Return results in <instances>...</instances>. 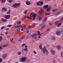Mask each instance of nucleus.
Returning <instances> with one entry per match:
<instances>
[{
  "label": "nucleus",
  "instance_id": "1",
  "mask_svg": "<svg viewBox=\"0 0 63 63\" xmlns=\"http://www.w3.org/2000/svg\"><path fill=\"white\" fill-rule=\"evenodd\" d=\"M39 48L41 49H42V51L43 52L44 54H45V53H46V54H47L48 53V51L46 49V48L45 47H44L43 49L42 46L41 45H40Z\"/></svg>",
  "mask_w": 63,
  "mask_h": 63
},
{
  "label": "nucleus",
  "instance_id": "2",
  "mask_svg": "<svg viewBox=\"0 0 63 63\" xmlns=\"http://www.w3.org/2000/svg\"><path fill=\"white\" fill-rule=\"evenodd\" d=\"M20 59H21L20 61L22 62H24L27 60V58L24 57H22L20 58Z\"/></svg>",
  "mask_w": 63,
  "mask_h": 63
},
{
  "label": "nucleus",
  "instance_id": "3",
  "mask_svg": "<svg viewBox=\"0 0 63 63\" xmlns=\"http://www.w3.org/2000/svg\"><path fill=\"white\" fill-rule=\"evenodd\" d=\"M19 4L15 3L13 4V8H17L19 6Z\"/></svg>",
  "mask_w": 63,
  "mask_h": 63
},
{
  "label": "nucleus",
  "instance_id": "4",
  "mask_svg": "<svg viewBox=\"0 0 63 63\" xmlns=\"http://www.w3.org/2000/svg\"><path fill=\"white\" fill-rule=\"evenodd\" d=\"M4 18L6 19H9L10 18V15H6L5 16Z\"/></svg>",
  "mask_w": 63,
  "mask_h": 63
},
{
  "label": "nucleus",
  "instance_id": "5",
  "mask_svg": "<svg viewBox=\"0 0 63 63\" xmlns=\"http://www.w3.org/2000/svg\"><path fill=\"white\" fill-rule=\"evenodd\" d=\"M56 34L57 35H60L61 33V31H57L56 33Z\"/></svg>",
  "mask_w": 63,
  "mask_h": 63
},
{
  "label": "nucleus",
  "instance_id": "6",
  "mask_svg": "<svg viewBox=\"0 0 63 63\" xmlns=\"http://www.w3.org/2000/svg\"><path fill=\"white\" fill-rule=\"evenodd\" d=\"M46 27V25L45 24H44L40 28V30H43L44 28H45V27Z\"/></svg>",
  "mask_w": 63,
  "mask_h": 63
},
{
  "label": "nucleus",
  "instance_id": "7",
  "mask_svg": "<svg viewBox=\"0 0 63 63\" xmlns=\"http://www.w3.org/2000/svg\"><path fill=\"white\" fill-rule=\"evenodd\" d=\"M35 15L36 16V14H34L32 12L30 14V16L31 17H32V16H34Z\"/></svg>",
  "mask_w": 63,
  "mask_h": 63
},
{
  "label": "nucleus",
  "instance_id": "8",
  "mask_svg": "<svg viewBox=\"0 0 63 63\" xmlns=\"http://www.w3.org/2000/svg\"><path fill=\"white\" fill-rule=\"evenodd\" d=\"M50 52L52 54H55V51L53 50H51Z\"/></svg>",
  "mask_w": 63,
  "mask_h": 63
},
{
  "label": "nucleus",
  "instance_id": "9",
  "mask_svg": "<svg viewBox=\"0 0 63 63\" xmlns=\"http://www.w3.org/2000/svg\"><path fill=\"white\" fill-rule=\"evenodd\" d=\"M56 47H57L59 50H60L61 49V46L60 45H57L56 46Z\"/></svg>",
  "mask_w": 63,
  "mask_h": 63
},
{
  "label": "nucleus",
  "instance_id": "10",
  "mask_svg": "<svg viewBox=\"0 0 63 63\" xmlns=\"http://www.w3.org/2000/svg\"><path fill=\"white\" fill-rule=\"evenodd\" d=\"M25 36L26 35H23V36L20 37V39H21V40H23V39L25 37Z\"/></svg>",
  "mask_w": 63,
  "mask_h": 63
},
{
  "label": "nucleus",
  "instance_id": "11",
  "mask_svg": "<svg viewBox=\"0 0 63 63\" xmlns=\"http://www.w3.org/2000/svg\"><path fill=\"white\" fill-rule=\"evenodd\" d=\"M31 34H29L27 36V37L26 38V39H28V38H29L30 37H31Z\"/></svg>",
  "mask_w": 63,
  "mask_h": 63
},
{
  "label": "nucleus",
  "instance_id": "12",
  "mask_svg": "<svg viewBox=\"0 0 63 63\" xmlns=\"http://www.w3.org/2000/svg\"><path fill=\"white\" fill-rule=\"evenodd\" d=\"M2 56L3 57V59H5L6 58L5 57H7V55H6V54H3V55Z\"/></svg>",
  "mask_w": 63,
  "mask_h": 63
},
{
  "label": "nucleus",
  "instance_id": "13",
  "mask_svg": "<svg viewBox=\"0 0 63 63\" xmlns=\"http://www.w3.org/2000/svg\"><path fill=\"white\" fill-rule=\"evenodd\" d=\"M37 6H41L40 1H39L38 2H37Z\"/></svg>",
  "mask_w": 63,
  "mask_h": 63
},
{
  "label": "nucleus",
  "instance_id": "14",
  "mask_svg": "<svg viewBox=\"0 0 63 63\" xmlns=\"http://www.w3.org/2000/svg\"><path fill=\"white\" fill-rule=\"evenodd\" d=\"M34 36H36V33H34L32 34V38H33V37Z\"/></svg>",
  "mask_w": 63,
  "mask_h": 63
},
{
  "label": "nucleus",
  "instance_id": "15",
  "mask_svg": "<svg viewBox=\"0 0 63 63\" xmlns=\"http://www.w3.org/2000/svg\"><path fill=\"white\" fill-rule=\"evenodd\" d=\"M1 21H2L3 22H6V21H7V20L4 19H1Z\"/></svg>",
  "mask_w": 63,
  "mask_h": 63
},
{
  "label": "nucleus",
  "instance_id": "16",
  "mask_svg": "<svg viewBox=\"0 0 63 63\" xmlns=\"http://www.w3.org/2000/svg\"><path fill=\"white\" fill-rule=\"evenodd\" d=\"M26 4L27 5H29L31 3L29 1H27L26 2Z\"/></svg>",
  "mask_w": 63,
  "mask_h": 63
},
{
  "label": "nucleus",
  "instance_id": "17",
  "mask_svg": "<svg viewBox=\"0 0 63 63\" xmlns=\"http://www.w3.org/2000/svg\"><path fill=\"white\" fill-rule=\"evenodd\" d=\"M48 5H46L45 6H44L43 8H48Z\"/></svg>",
  "mask_w": 63,
  "mask_h": 63
},
{
  "label": "nucleus",
  "instance_id": "18",
  "mask_svg": "<svg viewBox=\"0 0 63 63\" xmlns=\"http://www.w3.org/2000/svg\"><path fill=\"white\" fill-rule=\"evenodd\" d=\"M25 17V18H27L28 19H32V17H28V16H26Z\"/></svg>",
  "mask_w": 63,
  "mask_h": 63
},
{
  "label": "nucleus",
  "instance_id": "19",
  "mask_svg": "<svg viewBox=\"0 0 63 63\" xmlns=\"http://www.w3.org/2000/svg\"><path fill=\"white\" fill-rule=\"evenodd\" d=\"M10 13H11V9H9V11H8V12L7 13V14H8L9 15H10Z\"/></svg>",
  "mask_w": 63,
  "mask_h": 63
},
{
  "label": "nucleus",
  "instance_id": "20",
  "mask_svg": "<svg viewBox=\"0 0 63 63\" xmlns=\"http://www.w3.org/2000/svg\"><path fill=\"white\" fill-rule=\"evenodd\" d=\"M51 39L52 40H55V37L53 36L51 38Z\"/></svg>",
  "mask_w": 63,
  "mask_h": 63
},
{
  "label": "nucleus",
  "instance_id": "21",
  "mask_svg": "<svg viewBox=\"0 0 63 63\" xmlns=\"http://www.w3.org/2000/svg\"><path fill=\"white\" fill-rule=\"evenodd\" d=\"M27 12H28L27 10L25 11L24 12V14H26V13H27Z\"/></svg>",
  "mask_w": 63,
  "mask_h": 63
},
{
  "label": "nucleus",
  "instance_id": "22",
  "mask_svg": "<svg viewBox=\"0 0 63 63\" xmlns=\"http://www.w3.org/2000/svg\"><path fill=\"white\" fill-rule=\"evenodd\" d=\"M40 5H41V6L42 5H43V4H44V2L42 1H40Z\"/></svg>",
  "mask_w": 63,
  "mask_h": 63
},
{
  "label": "nucleus",
  "instance_id": "23",
  "mask_svg": "<svg viewBox=\"0 0 63 63\" xmlns=\"http://www.w3.org/2000/svg\"><path fill=\"white\" fill-rule=\"evenodd\" d=\"M35 17H36V15H34L33 16V20H34L35 19H36Z\"/></svg>",
  "mask_w": 63,
  "mask_h": 63
},
{
  "label": "nucleus",
  "instance_id": "24",
  "mask_svg": "<svg viewBox=\"0 0 63 63\" xmlns=\"http://www.w3.org/2000/svg\"><path fill=\"white\" fill-rule=\"evenodd\" d=\"M50 13H48L45 14V15L46 16H48V15H50Z\"/></svg>",
  "mask_w": 63,
  "mask_h": 63
},
{
  "label": "nucleus",
  "instance_id": "25",
  "mask_svg": "<svg viewBox=\"0 0 63 63\" xmlns=\"http://www.w3.org/2000/svg\"><path fill=\"white\" fill-rule=\"evenodd\" d=\"M26 45V44H25V43H24V44H22V47H24V46H25V45Z\"/></svg>",
  "mask_w": 63,
  "mask_h": 63
},
{
  "label": "nucleus",
  "instance_id": "26",
  "mask_svg": "<svg viewBox=\"0 0 63 63\" xmlns=\"http://www.w3.org/2000/svg\"><path fill=\"white\" fill-rule=\"evenodd\" d=\"M24 50L25 51H28V48H25L24 49Z\"/></svg>",
  "mask_w": 63,
  "mask_h": 63
},
{
  "label": "nucleus",
  "instance_id": "27",
  "mask_svg": "<svg viewBox=\"0 0 63 63\" xmlns=\"http://www.w3.org/2000/svg\"><path fill=\"white\" fill-rule=\"evenodd\" d=\"M21 52L20 51L18 52V55H20V54H21Z\"/></svg>",
  "mask_w": 63,
  "mask_h": 63
},
{
  "label": "nucleus",
  "instance_id": "28",
  "mask_svg": "<svg viewBox=\"0 0 63 63\" xmlns=\"http://www.w3.org/2000/svg\"><path fill=\"white\" fill-rule=\"evenodd\" d=\"M2 9H3V10H4V11H7V9L4 7L2 8Z\"/></svg>",
  "mask_w": 63,
  "mask_h": 63
},
{
  "label": "nucleus",
  "instance_id": "29",
  "mask_svg": "<svg viewBox=\"0 0 63 63\" xmlns=\"http://www.w3.org/2000/svg\"><path fill=\"white\" fill-rule=\"evenodd\" d=\"M62 24L61 23H60L58 25V27H59V26H60Z\"/></svg>",
  "mask_w": 63,
  "mask_h": 63
},
{
  "label": "nucleus",
  "instance_id": "30",
  "mask_svg": "<svg viewBox=\"0 0 63 63\" xmlns=\"http://www.w3.org/2000/svg\"><path fill=\"white\" fill-rule=\"evenodd\" d=\"M21 29L20 28H18L17 29V31H18V30H20Z\"/></svg>",
  "mask_w": 63,
  "mask_h": 63
},
{
  "label": "nucleus",
  "instance_id": "31",
  "mask_svg": "<svg viewBox=\"0 0 63 63\" xmlns=\"http://www.w3.org/2000/svg\"><path fill=\"white\" fill-rule=\"evenodd\" d=\"M38 19H39V20H42V17H40L38 18Z\"/></svg>",
  "mask_w": 63,
  "mask_h": 63
},
{
  "label": "nucleus",
  "instance_id": "32",
  "mask_svg": "<svg viewBox=\"0 0 63 63\" xmlns=\"http://www.w3.org/2000/svg\"><path fill=\"white\" fill-rule=\"evenodd\" d=\"M8 45L7 44L6 45H4L3 46V47H6L7 46V45Z\"/></svg>",
  "mask_w": 63,
  "mask_h": 63
},
{
  "label": "nucleus",
  "instance_id": "33",
  "mask_svg": "<svg viewBox=\"0 0 63 63\" xmlns=\"http://www.w3.org/2000/svg\"><path fill=\"white\" fill-rule=\"evenodd\" d=\"M32 27H31V26H30L29 27L28 29L30 30L31 29H32Z\"/></svg>",
  "mask_w": 63,
  "mask_h": 63
},
{
  "label": "nucleus",
  "instance_id": "34",
  "mask_svg": "<svg viewBox=\"0 0 63 63\" xmlns=\"http://www.w3.org/2000/svg\"><path fill=\"white\" fill-rule=\"evenodd\" d=\"M45 22H45L44 21H42V23L43 24H45Z\"/></svg>",
  "mask_w": 63,
  "mask_h": 63
},
{
  "label": "nucleus",
  "instance_id": "35",
  "mask_svg": "<svg viewBox=\"0 0 63 63\" xmlns=\"http://www.w3.org/2000/svg\"><path fill=\"white\" fill-rule=\"evenodd\" d=\"M40 31H38V34H37V35H40Z\"/></svg>",
  "mask_w": 63,
  "mask_h": 63
},
{
  "label": "nucleus",
  "instance_id": "36",
  "mask_svg": "<svg viewBox=\"0 0 63 63\" xmlns=\"http://www.w3.org/2000/svg\"><path fill=\"white\" fill-rule=\"evenodd\" d=\"M21 22L20 21L19 22H17V23L18 24H20V23H21Z\"/></svg>",
  "mask_w": 63,
  "mask_h": 63
},
{
  "label": "nucleus",
  "instance_id": "37",
  "mask_svg": "<svg viewBox=\"0 0 63 63\" xmlns=\"http://www.w3.org/2000/svg\"><path fill=\"white\" fill-rule=\"evenodd\" d=\"M59 21H56L55 22L56 24H57L58 23H59Z\"/></svg>",
  "mask_w": 63,
  "mask_h": 63
},
{
  "label": "nucleus",
  "instance_id": "38",
  "mask_svg": "<svg viewBox=\"0 0 63 63\" xmlns=\"http://www.w3.org/2000/svg\"><path fill=\"white\" fill-rule=\"evenodd\" d=\"M13 2V0H9V2L11 3Z\"/></svg>",
  "mask_w": 63,
  "mask_h": 63
},
{
  "label": "nucleus",
  "instance_id": "39",
  "mask_svg": "<svg viewBox=\"0 0 63 63\" xmlns=\"http://www.w3.org/2000/svg\"><path fill=\"white\" fill-rule=\"evenodd\" d=\"M28 26V24H26L25 26H24V27L25 28H26V27Z\"/></svg>",
  "mask_w": 63,
  "mask_h": 63
},
{
  "label": "nucleus",
  "instance_id": "40",
  "mask_svg": "<svg viewBox=\"0 0 63 63\" xmlns=\"http://www.w3.org/2000/svg\"><path fill=\"white\" fill-rule=\"evenodd\" d=\"M49 10V8H48L46 9V11L47 12H48V11Z\"/></svg>",
  "mask_w": 63,
  "mask_h": 63
},
{
  "label": "nucleus",
  "instance_id": "41",
  "mask_svg": "<svg viewBox=\"0 0 63 63\" xmlns=\"http://www.w3.org/2000/svg\"><path fill=\"white\" fill-rule=\"evenodd\" d=\"M47 18H45L44 19V21H46L47 20Z\"/></svg>",
  "mask_w": 63,
  "mask_h": 63
},
{
  "label": "nucleus",
  "instance_id": "42",
  "mask_svg": "<svg viewBox=\"0 0 63 63\" xmlns=\"http://www.w3.org/2000/svg\"><path fill=\"white\" fill-rule=\"evenodd\" d=\"M60 21H63V17L61 19Z\"/></svg>",
  "mask_w": 63,
  "mask_h": 63
},
{
  "label": "nucleus",
  "instance_id": "43",
  "mask_svg": "<svg viewBox=\"0 0 63 63\" xmlns=\"http://www.w3.org/2000/svg\"><path fill=\"white\" fill-rule=\"evenodd\" d=\"M2 0V3H4V2H5V0Z\"/></svg>",
  "mask_w": 63,
  "mask_h": 63
},
{
  "label": "nucleus",
  "instance_id": "44",
  "mask_svg": "<svg viewBox=\"0 0 63 63\" xmlns=\"http://www.w3.org/2000/svg\"><path fill=\"white\" fill-rule=\"evenodd\" d=\"M4 27H1V30H2V29H4Z\"/></svg>",
  "mask_w": 63,
  "mask_h": 63
},
{
  "label": "nucleus",
  "instance_id": "45",
  "mask_svg": "<svg viewBox=\"0 0 63 63\" xmlns=\"http://www.w3.org/2000/svg\"><path fill=\"white\" fill-rule=\"evenodd\" d=\"M1 59V58H0V63L1 62H2V59Z\"/></svg>",
  "mask_w": 63,
  "mask_h": 63
},
{
  "label": "nucleus",
  "instance_id": "46",
  "mask_svg": "<svg viewBox=\"0 0 63 63\" xmlns=\"http://www.w3.org/2000/svg\"><path fill=\"white\" fill-rule=\"evenodd\" d=\"M27 62H30V60H29V59L27 60Z\"/></svg>",
  "mask_w": 63,
  "mask_h": 63
},
{
  "label": "nucleus",
  "instance_id": "47",
  "mask_svg": "<svg viewBox=\"0 0 63 63\" xmlns=\"http://www.w3.org/2000/svg\"><path fill=\"white\" fill-rule=\"evenodd\" d=\"M11 26H12V25H8L7 26V27H11Z\"/></svg>",
  "mask_w": 63,
  "mask_h": 63
},
{
  "label": "nucleus",
  "instance_id": "48",
  "mask_svg": "<svg viewBox=\"0 0 63 63\" xmlns=\"http://www.w3.org/2000/svg\"><path fill=\"white\" fill-rule=\"evenodd\" d=\"M18 26H16L15 27V28H18Z\"/></svg>",
  "mask_w": 63,
  "mask_h": 63
},
{
  "label": "nucleus",
  "instance_id": "49",
  "mask_svg": "<svg viewBox=\"0 0 63 63\" xmlns=\"http://www.w3.org/2000/svg\"><path fill=\"white\" fill-rule=\"evenodd\" d=\"M2 40V37L1 36H0V41H1Z\"/></svg>",
  "mask_w": 63,
  "mask_h": 63
},
{
  "label": "nucleus",
  "instance_id": "50",
  "mask_svg": "<svg viewBox=\"0 0 63 63\" xmlns=\"http://www.w3.org/2000/svg\"><path fill=\"white\" fill-rule=\"evenodd\" d=\"M52 11L53 12H55V9H53L52 10Z\"/></svg>",
  "mask_w": 63,
  "mask_h": 63
},
{
  "label": "nucleus",
  "instance_id": "51",
  "mask_svg": "<svg viewBox=\"0 0 63 63\" xmlns=\"http://www.w3.org/2000/svg\"><path fill=\"white\" fill-rule=\"evenodd\" d=\"M27 33H28V32H29V31L28 30H27Z\"/></svg>",
  "mask_w": 63,
  "mask_h": 63
},
{
  "label": "nucleus",
  "instance_id": "52",
  "mask_svg": "<svg viewBox=\"0 0 63 63\" xmlns=\"http://www.w3.org/2000/svg\"><path fill=\"white\" fill-rule=\"evenodd\" d=\"M3 48H2V47H0V50H2Z\"/></svg>",
  "mask_w": 63,
  "mask_h": 63
},
{
  "label": "nucleus",
  "instance_id": "53",
  "mask_svg": "<svg viewBox=\"0 0 63 63\" xmlns=\"http://www.w3.org/2000/svg\"><path fill=\"white\" fill-rule=\"evenodd\" d=\"M25 48H27V45H26L25 46Z\"/></svg>",
  "mask_w": 63,
  "mask_h": 63
},
{
  "label": "nucleus",
  "instance_id": "54",
  "mask_svg": "<svg viewBox=\"0 0 63 63\" xmlns=\"http://www.w3.org/2000/svg\"><path fill=\"white\" fill-rule=\"evenodd\" d=\"M43 25V24H40V26H42V25Z\"/></svg>",
  "mask_w": 63,
  "mask_h": 63
},
{
  "label": "nucleus",
  "instance_id": "55",
  "mask_svg": "<svg viewBox=\"0 0 63 63\" xmlns=\"http://www.w3.org/2000/svg\"><path fill=\"white\" fill-rule=\"evenodd\" d=\"M41 12L42 13H44V11H43V10H41Z\"/></svg>",
  "mask_w": 63,
  "mask_h": 63
},
{
  "label": "nucleus",
  "instance_id": "56",
  "mask_svg": "<svg viewBox=\"0 0 63 63\" xmlns=\"http://www.w3.org/2000/svg\"><path fill=\"white\" fill-rule=\"evenodd\" d=\"M33 52H34V53H35V54H36V53H37L36 52V51H33Z\"/></svg>",
  "mask_w": 63,
  "mask_h": 63
},
{
  "label": "nucleus",
  "instance_id": "57",
  "mask_svg": "<svg viewBox=\"0 0 63 63\" xmlns=\"http://www.w3.org/2000/svg\"><path fill=\"white\" fill-rule=\"evenodd\" d=\"M61 31H62V32L63 33V29H61Z\"/></svg>",
  "mask_w": 63,
  "mask_h": 63
},
{
  "label": "nucleus",
  "instance_id": "58",
  "mask_svg": "<svg viewBox=\"0 0 63 63\" xmlns=\"http://www.w3.org/2000/svg\"><path fill=\"white\" fill-rule=\"evenodd\" d=\"M21 30L22 31H23V28H22L21 29Z\"/></svg>",
  "mask_w": 63,
  "mask_h": 63
},
{
  "label": "nucleus",
  "instance_id": "59",
  "mask_svg": "<svg viewBox=\"0 0 63 63\" xmlns=\"http://www.w3.org/2000/svg\"><path fill=\"white\" fill-rule=\"evenodd\" d=\"M18 26V27H20V26H21V25H19Z\"/></svg>",
  "mask_w": 63,
  "mask_h": 63
},
{
  "label": "nucleus",
  "instance_id": "60",
  "mask_svg": "<svg viewBox=\"0 0 63 63\" xmlns=\"http://www.w3.org/2000/svg\"><path fill=\"white\" fill-rule=\"evenodd\" d=\"M41 34H40V35H39L38 37V38H40V36H41Z\"/></svg>",
  "mask_w": 63,
  "mask_h": 63
},
{
  "label": "nucleus",
  "instance_id": "61",
  "mask_svg": "<svg viewBox=\"0 0 63 63\" xmlns=\"http://www.w3.org/2000/svg\"><path fill=\"white\" fill-rule=\"evenodd\" d=\"M33 26H34V25H32L31 26L32 27V28H33Z\"/></svg>",
  "mask_w": 63,
  "mask_h": 63
},
{
  "label": "nucleus",
  "instance_id": "62",
  "mask_svg": "<svg viewBox=\"0 0 63 63\" xmlns=\"http://www.w3.org/2000/svg\"><path fill=\"white\" fill-rule=\"evenodd\" d=\"M60 12L59 13H58V14H57L56 15V16H57V15H59V14H60Z\"/></svg>",
  "mask_w": 63,
  "mask_h": 63
},
{
  "label": "nucleus",
  "instance_id": "63",
  "mask_svg": "<svg viewBox=\"0 0 63 63\" xmlns=\"http://www.w3.org/2000/svg\"><path fill=\"white\" fill-rule=\"evenodd\" d=\"M2 12H4V11H4V9H3V8H2Z\"/></svg>",
  "mask_w": 63,
  "mask_h": 63
},
{
  "label": "nucleus",
  "instance_id": "64",
  "mask_svg": "<svg viewBox=\"0 0 63 63\" xmlns=\"http://www.w3.org/2000/svg\"><path fill=\"white\" fill-rule=\"evenodd\" d=\"M7 38H10V36H7Z\"/></svg>",
  "mask_w": 63,
  "mask_h": 63
}]
</instances>
